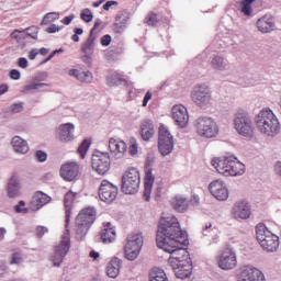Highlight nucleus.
Segmentation results:
<instances>
[{"instance_id":"nucleus-1","label":"nucleus","mask_w":281,"mask_h":281,"mask_svg":"<svg viewBox=\"0 0 281 281\" xmlns=\"http://www.w3.org/2000/svg\"><path fill=\"white\" fill-rule=\"evenodd\" d=\"M187 243L188 233L181 229L179 220L172 215L162 216L158 225L156 244L159 249L171 255L168 263L180 280H186V278L192 276L190 254L181 247Z\"/></svg>"},{"instance_id":"nucleus-2","label":"nucleus","mask_w":281,"mask_h":281,"mask_svg":"<svg viewBox=\"0 0 281 281\" xmlns=\"http://www.w3.org/2000/svg\"><path fill=\"white\" fill-rule=\"evenodd\" d=\"M211 164L224 177H238L245 173V166L234 156L213 158Z\"/></svg>"},{"instance_id":"nucleus-3","label":"nucleus","mask_w":281,"mask_h":281,"mask_svg":"<svg viewBox=\"0 0 281 281\" xmlns=\"http://www.w3.org/2000/svg\"><path fill=\"white\" fill-rule=\"evenodd\" d=\"M255 124L259 133L273 137L280 133V122L271 110H261L255 119Z\"/></svg>"},{"instance_id":"nucleus-4","label":"nucleus","mask_w":281,"mask_h":281,"mask_svg":"<svg viewBox=\"0 0 281 281\" xmlns=\"http://www.w3.org/2000/svg\"><path fill=\"white\" fill-rule=\"evenodd\" d=\"M256 236L263 251H268V254L278 251V248L280 247V237L271 233L265 224H258L256 226Z\"/></svg>"},{"instance_id":"nucleus-5","label":"nucleus","mask_w":281,"mask_h":281,"mask_svg":"<svg viewBox=\"0 0 281 281\" xmlns=\"http://www.w3.org/2000/svg\"><path fill=\"white\" fill-rule=\"evenodd\" d=\"M97 212L93 207H86L76 217V234L80 238L87 236V232L95 223Z\"/></svg>"},{"instance_id":"nucleus-6","label":"nucleus","mask_w":281,"mask_h":281,"mask_svg":"<svg viewBox=\"0 0 281 281\" xmlns=\"http://www.w3.org/2000/svg\"><path fill=\"white\" fill-rule=\"evenodd\" d=\"M69 249H71V235L69 228H66L60 243L55 246L54 254L50 256L53 267H60V265H63V260H65V256L69 254Z\"/></svg>"},{"instance_id":"nucleus-7","label":"nucleus","mask_w":281,"mask_h":281,"mask_svg":"<svg viewBox=\"0 0 281 281\" xmlns=\"http://www.w3.org/2000/svg\"><path fill=\"white\" fill-rule=\"evenodd\" d=\"M139 171L136 168H131L124 172L122 177L121 190L124 194H137L139 190Z\"/></svg>"},{"instance_id":"nucleus-8","label":"nucleus","mask_w":281,"mask_h":281,"mask_svg":"<svg viewBox=\"0 0 281 281\" xmlns=\"http://www.w3.org/2000/svg\"><path fill=\"white\" fill-rule=\"evenodd\" d=\"M142 247H144V236H142V234L130 235L124 248L125 258L132 261L137 260Z\"/></svg>"},{"instance_id":"nucleus-9","label":"nucleus","mask_w":281,"mask_h":281,"mask_svg":"<svg viewBox=\"0 0 281 281\" xmlns=\"http://www.w3.org/2000/svg\"><path fill=\"white\" fill-rule=\"evenodd\" d=\"M172 148H175L172 134H170L168 127L161 124L158 130V150L162 157H166L172 153Z\"/></svg>"},{"instance_id":"nucleus-10","label":"nucleus","mask_w":281,"mask_h":281,"mask_svg":"<svg viewBox=\"0 0 281 281\" xmlns=\"http://www.w3.org/2000/svg\"><path fill=\"white\" fill-rule=\"evenodd\" d=\"M91 166L97 175L104 177L111 170V156H109V153L98 151L92 155Z\"/></svg>"},{"instance_id":"nucleus-11","label":"nucleus","mask_w":281,"mask_h":281,"mask_svg":"<svg viewBox=\"0 0 281 281\" xmlns=\"http://www.w3.org/2000/svg\"><path fill=\"white\" fill-rule=\"evenodd\" d=\"M196 133L200 137H216L218 135V126L210 117H200L196 121Z\"/></svg>"},{"instance_id":"nucleus-12","label":"nucleus","mask_w":281,"mask_h":281,"mask_svg":"<svg viewBox=\"0 0 281 281\" xmlns=\"http://www.w3.org/2000/svg\"><path fill=\"white\" fill-rule=\"evenodd\" d=\"M235 131L243 137H252L254 136V123L247 113H237L235 121Z\"/></svg>"},{"instance_id":"nucleus-13","label":"nucleus","mask_w":281,"mask_h":281,"mask_svg":"<svg viewBox=\"0 0 281 281\" xmlns=\"http://www.w3.org/2000/svg\"><path fill=\"white\" fill-rule=\"evenodd\" d=\"M191 100L198 106H205L206 104H210V101L212 100L210 87L206 85L195 86L191 92Z\"/></svg>"},{"instance_id":"nucleus-14","label":"nucleus","mask_w":281,"mask_h":281,"mask_svg":"<svg viewBox=\"0 0 281 281\" xmlns=\"http://www.w3.org/2000/svg\"><path fill=\"white\" fill-rule=\"evenodd\" d=\"M236 265H238V259L236 257V252L232 248H226L217 257V267L223 269V271H231L232 269H236Z\"/></svg>"},{"instance_id":"nucleus-15","label":"nucleus","mask_w":281,"mask_h":281,"mask_svg":"<svg viewBox=\"0 0 281 281\" xmlns=\"http://www.w3.org/2000/svg\"><path fill=\"white\" fill-rule=\"evenodd\" d=\"M99 198L103 203H113L117 199V187L109 180H102L99 188Z\"/></svg>"},{"instance_id":"nucleus-16","label":"nucleus","mask_w":281,"mask_h":281,"mask_svg":"<svg viewBox=\"0 0 281 281\" xmlns=\"http://www.w3.org/2000/svg\"><path fill=\"white\" fill-rule=\"evenodd\" d=\"M209 190L217 201H227L229 199V190L223 180H214L210 183Z\"/></svg>"},{"instance_id":"nucleus-17","label":"nucleus","mask_w":281,"mask_h":281,"mask_svg":"<svg viewBox=\"0 0 281 281\" xmlns=\"http://www.w3.org/2000/svg\"><path fill=\"white\" fill-rule=\"evenodd\" d=\"M79 175L80 165L76 161L66 162L60 167V177H63L65 181H76Z\"/></svg>"},{"instance_id":"nucleus-18","label":"nucleus","mask_w":281,"mask_h":281,"mask_svg":"<svg viewBox=\"0 0 281 281\" xmlns=\"http://www.w3.org/2000/svg\"><path fill=\"white\" fill-rule=\"evenodd\" d=\"M172 119L180 128H186L188 122H190V115L188 114V109L183 104H176L171 110Z\"/></svg>"},{"instance_id":"nucleus-19","label":"nucleus","mask_w":281,"mask_h":281,"mask_svg":"<svg viewBox=\"0 0 281 281\" xmlns=\"http://www.w3.org/2000/svg\"><path fill=\"white\" fill-rule=\"evenodd\" d=\"M237 281H265V274L257 268L246 267L237 274Z\"/></svg>"},{"instance_id":"nucleus-20","label":"nucleus","mask_w":281,"mask_h":281,"mask_svg":"<svg viewBox=\"0 0 281 281\" xmlns=\"http://www.w3.org/2000/svg\"><path fill=\"white\" fill-rule=\"evenodd\" d=\"M52 202V198L47 195V193H43L42 191H36L31 201H30V210L32 212H38L42 207H45L47 203Z\"/></svg>"},{"instance_id":"nucleus-21","label":"nucleus","mask_w":281,"mask_h":281,"mask_svg":"<svg viewBox=\"0 0 281 281\" xmlns=\"http://www.w3.org/2000/svg\"><path fill=\"white\" fill-rule=\"evenodd\" d=\"M233 216L234 218L247 221V218L251 216V206H249V203L245 201L236 202L233 207Z\"/></svg>"},{"instance_id":"nucleus-22","label":"nucleus","mask_w":281,"mask_h":281,"mask_svg":"<svg viewBox=\"0 0 281 281\" xmlns=\"http://www.w3.org/2000/svg\"><path fill=\"white\" fill-rule=\"evenodd\" d=\"M110 153L116 157V159H121L126 154V143L124 140L117 138H110L109 140Z\"/></svg>"},{"instance_id":"nucleus-23","label":"nucleus","mask_w":281,"mask_h":281,"mask_svg":"<svg viewBox=\"0 0 281 281\" xmlns=\"http://www.w3.org/2000/svg\"><path fill=\"white\" fill-rule=\"evenodd\" d=\"M76 196H78V193L71 190L68 191L64 196L66 229H68L67 227H69V221H71V210L74 207V201H76Z\"/></svg>"},{"instance_id":"nucleus-24","label":"nucleus","mask_w":281,"mask_h":281,"mask_svg":"<svg viewBox=\"0 0 281 281\" xmlns=\"http://www.w3.org/2000/svg\"><path fill=\"white\" fill-rule=\"evenodd\" d=\"M100 236L104 245H110V243H115L117 233L115 232V227H113V224L108 222L103 224V228L101 229Z\"/></svg>"},{"instance_id":"nucleus-25","label":"nucleus","mask_w":281,"mask_h":281,"mask_svg":"<svg viewBox=\"0 0 281 281\" xmlns=\"http://www.w3.org/2000/svg\"><path fill=\"white\" fill-rule=\"evenodd\" d=\"M75 126L71 123L61 124L58 127V137L60 142H71L74 139Z\"/></svg>"},{"instance_id":"nucleus-26","label":"nucleus","mask_w":281,"mask_h":281,"mask_svg":"<svg viewBox=\"0 0 281 281\" xmlns=\"http://www.w3.org/2000/svg\"><path fill=\"white\" fill-rule=\"evenodd\" d=\"M274 25L276 23L273 22V18L270 15H263L257 21V27L262 34H269V32H273Z\"/></svg>"},{"instance_id":"nucleus-27","label":"nucleus","mask_w":281,"mask_h":281,"mask_svg":"<svg viewBox=\"0 0 281 281\" xmlns=\"http://www.w3.org/2000/svg\"><path fill=\"white\" fill-rule=\"evenodd\" d=\"M155 135V125L150 120H144L140 123V136L144 142H149Z\"/></svg>"},{"instance_id":"nucleus-28","label":"nucleus","mask_w":281,"mask_h":281,"mask_svg":"<svg viewBox=\"0 0 281 281\" xmlns=\"http://www.w3.org/2000/svg\"><path fill=\"white\" fill-rule=\"evenodd\" d=\"M154 184H155V176H153L151 170H147L145 173L144 193H143L145 201H150V194L153 192Z\"/></svg>"},{"instance_id":"nucleus-29","label":"nucleus","mask_w":281,"mask_h":281,"mask_svg":"<svg viewBox=\"0 0 281 281\" xmlns=\"http://www.w3.org/2000/svg\"><path fill=\"white\" fill-rule=\"evenodd\" d=\"M11 144L15 153H20L21 155H25L30 150L27 140L21 138L20 136H14L11 140Z\"/></svg>"},{"instance_id":"nucleus-30","label":"nucleus","mask_w":281,"mask_h":281,"mask_svg":"<svg viewBox=\"0 0 281 281\" xmlns=\"http://www.w3.org/2000/svg\"><path fill=\"white\" fill-rule=\"evenodd\" d=\"M172 209L176 212H187L188 211V199L181 196V195H176L171 199L170 201Z\"/></svg>"},{"instance_id":"nucleus-31","label":"nucleus","mask_w":281,"mask_h":281,"mask_svg":"<svg viewBox=\"0 0 281 281\" xmlns=\"http://www.w3.org/2000/svg\"><path fill=\"white\" fill-rule=\"evenodd\" d=\"M121 267L122 261L119 258H113L106 266V273L109 278H117V276H120Z\"/></svg>"},{"instance_id":"nucleus-32","label":"nucleus","mask_w":281,"mask_h":281,"mask_svg":"<svg viewBox=\"0 0 281 281\" xmlns=\"http://www.w3.org/2000/svg\"><path fill=\"white\" fill-rule=\"evenodd\" d=\"M19 190H21V186H19V177L13 175L9 181L8 196H10V199L19 196Z\"/></svg>"},{"instance_id":"nucleus-33","label":"nucleus","mask_w":281,"mask_h":281,"mask_svg":"<svg viewBox=\"0 0 281 281\" xmlns=\"http://www.w3.org/2000/svg\"><path fill=\"white\" fill-rule=\"evenodd\" d=\"M69 76H74L80 82H91L93 80V75L90 71H80L78 69H70Z\"/></svg>"},{"instance_id":"nucleus-34","label":"nucleus","mask_w":281,"mask_h":281,"mask_svg":"<svg viewBox=\"0 0 281 281\" xmlns=\"http://www.w3.org/2000/svg\"><path fill=\"white\" fill-rule=\"evenodd\" d=\"M94 41L93 37H89L82 45L81 52L85 54V58H91L93 56Z\"/></svg>"},{"instance_id":"nucleus-35","label":"nucleus","mask_w":281,"mask_h":281,"mask_svg":"<svg viewBox=\"0 0 281 281\" xmlns=\"http://www.w3.org/2000/svg\"><path fill=\"white\" fill-rule=\"evenodd\" d=\"M149 281H168V277L164 270L154 268L149 272Z\"/></svg>"},{"instance_id":"nucleus-36","label":"nucleus","mask_w":281,"mask_h":281,"mask_svg":"<svg viewBox=\"0 0 281 281\" xmlns=\"http://www.w3.org/2000/svg\"><path fill=\"white\" fill-rule=\"evenodd\" d=\"M91 146L90 139H85L80 146L77 149V153L80 155L81 159H85L87 157V153L89 151V148Z\"/></svg>"},{"instance_id":"nucleus-37","label":"nucleus","mask_w":281,"mask_h":281,"mask_svg":"<svg viewBox=\"0 0 281 281\" xmlns=\"http://www.w3.org/2000/svg\"><path fill=\"white\" fill-rule=\"evenodd\" d=\"M21 262H23V252L21 250H13L9 265H21Z\"/></svg>"},{"instance_id":"nucleus-38","label":"nucleus","mask_w":281,"mask_h":281,"mask_svg":"<svg viewBox=\"0 0 281 281\" xmlns=\"http://www.w3.org/2000/svg\"><path fill=\"white\" fill-rule=\"evenodd\" d=\"M60 15L56 12H50V13H47L43 20H42V24L43 25H49V23H54V21H57V19H59Z\"/></svg>"},{"instance_id":"nucleus-39","label":"nucleus","mask_w":281,"mask_h":281,"mask_svg":"<svg viewBox=\"0 0 281 281\" xmlns=\"http://www.w3.org/2000/svg\"><path fill=\"white\" fill-rule=\"evenodd\" d=\"M128 153L132 157H135V155L139 153V145L137 144V140L135 138L130 139Z\"/></svg>"},{"instance_id":"nucleus-40","label":"nucleus","mask_w":281,"mask_h":281,"mask_svg":"<svg viewBox=\"0 0 281 281\" xmlns=\"http://www.w3.org/2000/svg\"><path fill=\"white\" fill-rule=\"evenodd\" d=\"M146 23H147V25L155 27V25H157V23H159V18L157 16V13L149 12L148 15L146 16Z\"/></svg>"},{"instance_id":"nucleus-41","label":"nucleus","mask_w":281,"mask_h":281,"mask_svg":"<svg viewBox=\"0 0 281 281\" xmlns=\"http://www.w3.org/2000/svg\"><path fill=\"white\" fill-rule=\"evenodd\" d=\"M30 210L32 209H27L25 207V201L21 200L18 205L14 206V212H16V214H27L30 212Z\"/></svg>"},{"instance_id":"nucleus-42","label":"nucleus","mask_w":281,"mask_h":281,"mask_svg":"<svg viewBox=\"0 0 281 281\" xmlns=\"http://www.w3.org/2000/svg\"><path fill=\"white\" fill-rule=\"evenodd\" d=\"M80 16L86 23H91V21H93V13L89 9H83Z\"/></svg>"},{"instance_id":"nucleus-43","label":"nucleus","mask_w":281,"mask_h":281,"mask_svg":"<svg viewBox=\"0 0 281 281\" xmlns=\"http://www.w3.org/2000/svg\"><path fill=\"white\" fill-rule=\"evenodd\" d=\"M240 8H241V12H243V14H245V16H251V12H254L251 9V4L241 1Z\"/></svg>"},{"instance_id":"nucleus-44","label":"nucleus","mask_w":281,"mask_h":281,"mask_svg":"<svg viewBox=\"0 0 281 281\" xmlns=\"http://www.w3.org/2000/svg\"><path fill=\"white\" fill-rule=\"evenodd\" d=\"M74 35L71 36V41H74V43H80V37L82 36V34H85V30L80 29V27H76L74 29Z\"/></svg>"},{"instance_id":"nucleus-45","label":"nucleus","mask_w":281,"mask_h":281,"mask_svg":"<svg viewBox=\"0 0 281 281\" xmlns=\"http://www.w3.org/2000/svg\"><path fill=\"white\" fill-rule=\"evenodd\" d=\"M213 69H221L223 67V57H214L211 61Z\"/></svg>"},{"instance_id":"nucleus-46","label":"nucleus","mask_w":281,"mask_h":281,"mask_svg":"<svg viewBox=\"0 0 281 281\" xmlns=\"http://www.w3.org/2000/svg\"><path fill=\"white\" fill-rule=\"evenodd\" d=\"M35 159H37L41 164L47 161V153L43 150H37L35 153Z\"/></svg>"},{"instance_id":"nucleus-47","label":"nucleus","mask_w":281,"mask_h":281,"mask_svg":"<svg viewBox=\"0 0 281 281\" xmlns=\"http://www.w3.org/2000/svg\"><path fill=\"white\" fill-rule=\"evenodd\" d=\"M35 232H36V236H38V238H43V236H45V234H47L48 229L45 226H37Z\"/></svg>"},{"instance_id":"nucleus-48","label":"nucleus","mask_w":281,"mask_h":281,"mask_svg":"<svg viewBox=\"0 0 281 281\" xmlns=\"http://www.w3.org/2000/svg\"><path fill=\"white\" fill-rule=\"evenodd\" d=\"M27 34L31 36V38L37 40L38 38V29L35 26L27 29Z\"/></svg>"},{"instance_id":"nucleus-49","label":"nucleus","mask_w":281,"mask_h":281,"mask_svg":"<svg viewBox=\"0 0 281 281\" xmlns=\"http://www.w3.org/2000/svg\"><path fill=\"white\" fill-rule=\"evenodd\" d=\"M41 87H45V83H31L25 87L26 91H34L36 89H41Z\"/></svg>"},{"instance_id":"nucleus-50","label":"nucleus","mask_w":281,"mask_h":281,"mask_svg":"<svg viewBox=\"0 0 281 281\" xmlns=\"http://www.w3.org/2000/svg\"><path fill=\"white\" fill-rule=\"evenodd\" d=\"M101 45L103 47H109V45H111V35H103L101 37Z\"/></svg>"},{"instance_id":"nucleus-51","label":"nucleus","mask_w":281,"mask_h":281,"mask_svg":"<svg viewBox=\"0 0 281 281\" xmlns=\"http://www.w3.org/2000/svg\"><path fill=\"white\" fill-rule=\"evenodd\" d=\"M12 113H21L23 111V104L22 103H14L11 106Z\"/></svg>"},{"instance_id":"nucleus-52","label":"nucleus","mask_w":281,"mask_h":281,"mask_svg":"<svg viewBox=\"0 0 281 281\" xmlns=\"http://www.w3.org/2000/svg\"><path fill=\"white\" fill-rule=\"evenodd\" d=\"M10 78L12 80H20L21 79V72L19 70H16V69H12L10 71Z\"/></svg>"},{"instance_id":"nucleus-53","label":"nucleus","mask_w":281,"mask_h":281,"mask_svg":"<svg viewBox=\"0 0 281 281\" xmlns=\"http://www.w3.org/2000/svg\"><path fill=\"white\" fill-rule=\"evenodd\" d=\"M153 100V93L150 91L146 92L144 99H143V106H148V102Z\"/></svg>"},{"instance_id":"nucleus-54","label":"nucleus","mask_w":281,"mask_h":281,"mask_svg":"<svg viewBox=\"0 0 281 281\" xmlns=\"http://www.w3.org/2000/svg\"><path fill=\"white\" fill-rule=\"evenodd\" d=\"M10 38H13L15 41H21V31L20 30H14L11 34H10Z\"/></svg>"},{"instance_id":"nucleus-55","label":"nucleus","mask_w":281,"mask_h":281,"mask_svg":"<svg viewBox=\"0 0 281 281\" xmlns=\"http://www.w3.org/2000/svg\"><path fill=\"white\" fill-rule=\"evenodd\" d=\"M113 5H117V1H108L105 2V4L103 5V10H105L106 12H109L111 10V8H113Z\"/></svg>"},{"instance_id":"nucleus-56","label":"nucleus","mask_w":281,"mask_h":281,"mask_svg":"<svg viewBox=\"0 0 281 281\" xmlns=\"http://www.w3.org/2000/svg\"><path fill=\"white\" fill-rule=\"evenodd\" d=\"M18 65H19V67H21V69H26L27 59L25 57L19 58Z\"/></svg>"},{"instance_id":"nucleus-57","label":"nucleus","mask_w":281,"mask_h":281,"mask_svg":"<svg viewBox=\"0 0 281 281\" xmlns=\"http://www.w3.org/2000/svg\"><path fill=\"white\" fill-rule=\"evenodd\" d=\"M59 27L56 24L50 25L49 27L46 29V32L48 34H56V32H59Z\"/></svg>"},{"instance_id":"nucleus-58","label":"nucleus","mask_w":281,"mask_h":281,"mask_svg":"<svg viewBox=\"0 0 281 281\" xmlns=\"http://www.w3.org/2000/svg\"><path fill=\"white\" fill-rule=\"evenodd\" d=\"M63 48L56 49L54 50L45 60L44 63H49V60H52V58H54L56 56V54H61Z\"/></svg>"},{"instance_id":"nucleus-59","label":"nucleus","mask_w":281,"mask_h":281,"mask_svg":"<svg viewBox=\"0 0 281 281\" xmlns=\"http://www.w3.org/2000/svg\"><path fill=\"white\" fill-rule=\"evenodd\" d=\"M9 89L10 87L8 86V83L0 85V95H3V93H8Z\"/></svg>"},{"instance_id":"nucleus-60","label":"nucleus","mask_w":281,"mask_h":281,"mask_svg":"<svg viewBox=\"0 0 281 281\" xmlns=\"http://www.w3.org/2000/svg\"><path fill=\"white\" fill-rule=\"evenodd\" d=\"M38 54V49H32L31 52H29V59L30 60H34L36 58V55Z\"/></svg>"},{"instance_id":"nucleus-61","label":"nucleus","mask_w":281,"mask_h":281,"mask_svg":"<svg viewBox=\"0 0 281 281\" xmlns=\"http://www.w3.org/2000/svg\"><path fill=\"white\" fill-rule=\"evenodd\" d=\"M89 256L95 261L98 258H100V252L92 250L90 251Z\"/></svg>"},{"instance_id":"nucleus-62","label":"nucleus","mask_w":281,"mask_h":281,"mask_svg":"<svg viewBox=\"0 0 281 281\" xmlns=\"http://www.w3.org/2000/svg\"><path fill=\"white\" fill-rule=\"evenodd\" d=\"M71 21H74V16H66L61 20V23H64V25H69Z\"/></svg>"},{"instance_id":"nucleus-63","label":"nucleus","mask_w":281,"mask_h":281,"mask_svg":"<svg viewBox=\"0 0 281 281\" xmlns=\"http://www.w3.org/2000/svg\"><path fill=\"white\" fill-rule=\"evenodd\" d=\"M274 170H276L277 175H279L281 177V161L276 164Z\"/></svg>"},{"instance_id":"nucleus-64","label":"nucleus","mask_w":281,"mask_h":281,"mask_svg":"<svg viewBox=\"0 0 281 281\" xmlns=\"http://www.w3.org/2000/svg\"><path fill=\"white\" fill-rule=\"evenodd\" d=\"M114 85H122V82H126L124 78L115 77L114 79Z\"/></svg>"}]
</instances>
